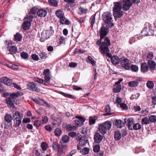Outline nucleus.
<instances>
[{
    "mask_svg": "<svg viewBox=\"0 0 156 156\" xmlns=\"http://www.w3.org/2000/svg\"><path fill=\"white\" fill-rule=\"evenodd\" d=\"M112 63L114 65H117L119 63L120 61L119 58L117 56H115L111 58Z\"/></svg>",
    "mask_w": 156,
    "mask_h": 156,
    "instance_id": "22",
    "label": "nucleus"
},
{
    "mask_svg": "<svg viewBox=\"0 0 156 156\" xmlns=\"http://www.w3.org/2000/svg\"><path fill=\"white\" fill-rule=\"evenodd\" d=\"M40 57L42 59L46 58L47 57V54L44 52H41L39 54Z\"/></svg>",
    "mask_w": 156,
    "mask_h": 156,
    "instance_id": "55",
    "label": "nucleus"
},
{
    "mask_svg": "<svg viewBox=\"0 0 156 156\" xmlns=\"http://www.w3.org/2000/svg\"><path fill=\"white\" fill-rule=\"evenodd\" d=\"M149 123V119L148 118L145 117L143 118L141 121V123L142 125H147Z\"/></svg>",
    "mask_w": 156,
    "mask_h": 156,
    "instance_id": "39",
    "label": "nucleus"
},
{
    "mask_svg": "<svg viewBox=\"0 0 156 156\" xmlns=\"http://www.w3.org/2000/svg\"><path fill=\"white\" fill-rule=\"evenodd\" d=\"M120 61L122 67H124L126 70L130 69V64L129 63V60L127 58H122Z\"/></svg>",
    "mask_w": 156,
    "mask_h": 156,
    "instance_id": "9",
    "label": "nucleus"
},
{
    "mask_svg": "<svg viewBox=\"0 0 156 156\" xmlns=\"http://www.w3.org/2000/svg\"><path fill=\"white\" fill-rule=\"evenodd\" d=\"M1 81L8 86H10L12 84L11 79L6 77H3L1 78Z\"/></svg>",
    "mask_w": 156,
    "mask_h": 156,
    "instance_id": "15",
    "label": "nucleus"
},
{
    "mask_svg": "<svg viewBox=\"0 0 156 156\" xmlns=\"http://www.w3.org/2000/svg\"><path fill=\"white\" fill-rule=\"evenodd\" d=\"M79 144L80 146L83 147L88 143L87 139L86 137L83 136L79 139Z\"/></svg>",
    "mask_w": 156,
    "mask_h": 156,
    "instance_id": "18",
    "label": "nucleus"
},
{
    "mask_svg": "<svg viewBox=\"0 0 156 156\" xmlns=\"http://www.w3.org/2000/svg\"><path fill=\"white\" fill-rule=\"evenodd\" d=\"M120 106L123 109H127L128 107L126 105V104H125L124 103H120Z\"/></svg>",
    "mask_w": 156,
    "mask_h": 156,
    "instance_id": "62",
    "label": "nucleus"
},
{
    "mask_svg": "<svg viewBox=\"0 0 156 156\" xmlns=\"http://www.w3.org/2000/svg\"><path fill=\"white\" fill-rule=\"evenodd\" d=\"M76 118L77 119L74 121L73 123L77 126V127L81 126L85 122V119L80 116H76Z\"/></svg>",
    "mask_w": 156,
    "mask_h": 156,
    "instance_id": "12",
    "label": "nucleus"
},
{
    "mask_svg": "<svg viewBox=\"0 0 156 156\" xmlns=\"http://www.w3.org/2000/svg\"><path fill=\"white\" fill-rule=\"evenodd\" d=\"M154 86V84L152 81H148L147 83V86L150 89H152Z\"/></svg>",
    "mask_w": 156,
    "mask_h": 156,
    "instance_id": "45",
    "label": "nucleus"
},
{
    "mask_svg": "<svg viewBox=\"0 0 156 156\" xmlns=\"http://www.w3.org/2000/svg\"><path fill=\"white\" fill-rule=\"evenodd\" d=\"M140 95V94L139 93H136L133 94L130 97V99L131 100L137 99L139 97Z\"/></svg>",
    "mask_w": 156,
    "mask_h": 156,
    "instance_id": "56",
    "label": "nucleus"
},
{
    "mask_svg": "<svg viewBox=\"0 0 156 156\" xmlns=\"http://www.w3.org/2000/svg\"><path fill=\"white\" fill-rule=\"evenodd\" d=\"M13 118L15 119L14 125L16 127L18 126L21 122V119L23 118L22 114L18 112H15L13 114Z\"/></svg>",
    "mask_w": 156,
    "mask_h": 156,
    "instance_id": "6",
    "label": "nucleus"
},
{
    "mask_svg": "<svg viewBox=\"0 0 156 156\" xmlns=\"http://www.w3.org/2000/svg\"><path fill=\"white\" fill-rule=\"evenodd\" d=\"M149 121L152 122H156V116L154 115H151L149 116Z\"/></svg>",
    "mask_w": 156,
    "mask_h": 156,
    "instance_id": "48",
    "label": "nucleus"
},
{
    "mask_svg": "<svg viewBox=\"0 0 156 156\" xmlns=\"http://www.w3.org/2000/svg\"><path fill=\"white\" fill-rule=\"evenodd\" d=\"M69 138L67 135H64L62 136V140L64 143H66L68 142Z\"/></svg>",
    "mask_w": 156,
    "mask_h": 156,
    "instance_id": "40",
    "label": "nucleus"
},
{
    "mask_svg": "<svg viewBox=\"0 0 156 156\" xmlns=\"http://www.w3.org/2000/svg\"><path fill=\"white\" fill-rule=\"evenodd\" d=\"M95 120L92 117L90 116L89 118V123L90 125H92L95 122Z\"/></svg>",
    "mask_w": 156,
    "mask_h": 156,
    "instance_id": "52",
    "label": "nucleus"
},
{
    "mask_svg": "<svg viewBox=\"0 0 156 156\" xmlns=\"http://www.w3.org/2000/svg\"><path fill=\"white\" fill-rule=\"evenodd\" d=\"M14 40L16 41H20L22 39V35L19 33H17L14 35Z\"/></svg>",
    "mask_w": 156,
    "mask_h": 156,
    "instance_id": "29",
    "label": "nucleus"
},
{
    "mask_svg": "<svg viewBox=\"0 0 156 156\" xmlns=\"http://www.w3.org/2000/svg\"><path fill=\"white\" fill-rule=\"evenodd\" d=\"M54 32L52 27L51 26L49 30L43 31L41 34V38L43 40H46L49 38Z\"/></svg>",
    "mask_w": 156,
    "mask_h": 156,
    "instance_id": "8",
    "label": "nucleus"
},
{
    "mask_svg": "<svg viewBox=\"0 0 156 156\" xmlns=\"http://www.w3.org/2000/svg\"><path fill=\"white\" fill-rule=\"evenodd\" d=\"M96 14L91 16L90 18V23L91 25V28H92L93 27V25L95 21V16Z\"/></svg>",
    "mask_w": 156,
    "mask_h": 156,
    "instance_id": "43",
    "label": "nucleus"
},
{
    "mask_svg": "<svg viewBox=\"0 0 156 156\" xmlns=\"http://www.w3.org/2000/svg\"><path fill=\"white\" fill-rule=\"evenodd\" d=\"M17 48L15 46H12L9 49V51L10 53L11 54H15L17 51Z\"/></svg>",
    "mask_w": 156,
    "mask_h": 156,
    "instance_id": "32",
    "label": "nucleus"
},
{
    "mask_svg": "<svg viewBox=\"0 0 156 156\" xmlns=\"http://www.w3.org/2000/svg\"><path fill=\"white\" fill-rule=\"evenodd\" d=\"M102 19L104 22L108 25L111 24V26L109 25L108 27H111L113 26V23H112V15L111 13L108 12H104L102 15Z\"/></svg>",
    "mask_w": 156,
    "mask_h": 156,
    "instance_id": "5",
    "label": "nucleus"
},
{
    "mask_svg": "<svg viewBox=\"0 0 156 156\" xmlns=\"http://www.w3.org/2000/svg\"><path fill=\"white\" fill-rule=\"evenodd\" d=\"M37 11V8L34 7L30 11V19L33 18L34 17H36V14Z\"/></svg>",
    "mask_w": 156,
    "mask_h": 156,
    "instance_id": "23",
    "label": "nucleus"
},
{
    "mask_svg": "<svg viewBox=\"0 0 156 156\" xmlns=\"http://www.w3.org/2000/svg\"><path fill=\"white\" fill-rule=\"evenodd\" d=\"M54 132L55 135L58 136L61 135L62 131L60 128H57L55 129Z\"/></svg>",
    "mask_w": 156,
    "mask_h": 156,
    "instance_id": "37",
    "label": "nucleus"
},
{
    "mask_svg": "<svg viewBox=\"0 0 156 156\" xmlns=\"http://www.w3.org/2000/svg\"><path fill=\"white\" fill-rule=\"evenodd\" d=\"M130 68L133 72H136L138 70V67L136 65H132L130 66Z\"/></svg>",
    "mask_w": 156,
    "mask_h": 156,
    "instance_id": "44",
    "label": "nucleus"
},
{
    "mask_svg": "<svg viewBox=\"0 0 156 156\" xmlns=\"http://www.w3.org/2000/svg\"><path fill=\"white\" fill-rule=\"evenodd\" d=\"M4 119L6 122L9 123L12 121V118L10 115L6 114L5 116Z\"/></svg>",
    "mask_w": 156,
    "mask_h": 156,
    "instance_id": "35",
    "label": "nucleus"
},
{
    "mask_svg": "<svg viewBox=\"0 0 156 156\" xmlns=\"http://www.w3.org/2000/svg\"><path fill=\"white\" fill-rule=\"evenodd\" d=\"M45 128L48 132H51L53 129L51 126L49 125H47L45 126Z\"/></svg>",
    "mask_w": 156,
    "mask_h": 156,
    "instance_id": "60",
    "label": "nucleus"
},
{
    "mask_svg": "<svg viewBox=\"0 0 156 156\" xmlns=\"http://www.w3.org/2000/svg\"><path fill=\"white\" fill-rule=\"evenodd\" d=\"M136 1V0H124L122 2L123 9L124 11H127Z\"/></svg>",
    "mask_w": 156,
    "mask_h": 156,
    "instance_id": "7",
    "label": "nucleus"
},
{
    "mask_svg": "<svg viewBox=\"0 0 156 156\" xmlns=\"http://www.w3.org/2000/svg\"><path fill=\"white\" fill-rule=\"evenodd\" d=\"M60 94L64 96L71 98H73L74 97L71 94H65L63 92H60Z\"/></svg>",
    "mask_w": 156,
    "mask_h": 156,
    "instance_id": "53",
    "label": "nucleus"
},
{
    "mask_svg": "<svg viewBox=\"0 0 156 156\" xmlns=\"http://www.w3.org/2000/svg\"><path fill=\"white\" fill-rule=\"evenodd\" d=\"M32 58L35 61H37L39 60L38 56L36 54H33L31 55Z\"/></svg>",
    "mask_w": 156,
    "mask_h": 156,
    "instance_id": "63",
    "label": "nucleus"
},
{
    "mask_svg": "<svg viewBox=\"0 0 156 156\" xmlns=\"http://www.w3.org/2000/svg\"><path fill=\"white\" fill-rule=\"evenodd\" d=\"M154 55L152 53L149 52L147 54V56L146 60L148 61V60H151L153 58Z\"/></svg>",
    "mask_w": 156,
    "mask_h": 156,
    "instance_id": "47",
    "label": "nucleus"
},
{
    "mask_svg": "<svg viewBox=\"0 0 156 156\" xmlns=\"http://www.w3.org/2000/svg\"><path fill=\"white\" fill-rule=\"evenodd\" d=\"M43 73L44 75V76L50 75V70L48 69H45L43 72Z\"/></svg>",
    "mask_w": 156,
    "mask_h": 156,
    "instance_id": "61",
    "label": "nucleus"
},
{
    "mask_svg": "<svg viewBox=\"0 0 156 156\" xmlns=\"http://www.w3.org/2000/svg\"><path fill=\"white\" fill-rule=\"evenodd\" d=\"M134 124L133 121L130 120L129 119L128 120V122L127 124L128 128L129 130H132L133 126Z\"/></svg>",
    "mask_w": 156,
    "mask_h": 156,
    "instance_id": "34",
    "label": "nucleus"
},
{
    "mask_svg": "<svg viewBox=\"0 0 156 156\" xmlns=\"http://www.w3.org/2000/svg\"><path fill=\"white\" fill-rule=\"evenodd\" d=\"M105 110L106 112L105 115H109L112 114V113H110L111 110L110 108L108 105H107L105 107Z\"/></svg>",
    "mask_w": 156,
    "mask_h": 156,
    "instance_id": "42",
    "label": "nucleus"
},
{
    "mask_svg": "<svg viewBox=\"0 0 156 156\" xmlns=\"http://www.w3.org/2000/svg\"><path fill=\"white\" fill-rule=\"evenodd\" d=\"M48 119L46 116H43L42 117V122L43 124H46L48 121Z\"/></svg>",
    "mask_w": 156,
    "mask_h": 156,
    "instance_id": "59",
    "label": "nucleus"
},
{
    "mask_svg": "<svg viewBox=\"0 0 156 156\" xmlns=\"http://www.w3.org/2000/svg\"><path fill=\"white\" fill-rule=\"evenodd\" d=\"M90 149L88 147H84L80 151V152L82 154H86L88 153Z\"/></svg>",
    "mask_w": 156,
    "mask_h": 156,
    "instance_id": "38",
    "label": "nucleus"
},
{
    "mask_svg": "<svg viewBox=\"0 0 156 156\" xmlns=\"http://www.w3.org/2000/svg\"><path fill=\"white\" fill-rule=\"evenodd\" d=\"M146 24L145 25L143 30L141 32V34L143 36H152L154 35V31L153 30H150L149 27H147L145 26Z\"/></svg>",
    "mask_w": 156,
    "mask_h": 156,
    "instance_id": "10",
    "label": "nucleus"
},
{
    "mask_svg": "<svg viewBox=\"0 0 156 156\" xmlns=\"http://www.w3.org/2000/svg\"><path fill=\"white\" fill-rule=\"evenodd\" d=\"M66 130L68 131L75 130L76 129V127L75 126L69 124L66 126Z\"/></svg>",
    "mask_w": 156,
    "mask_h": 156,
    "instance_id": "36",
    "label": "nucleus"
},
{
    "mask_svg": "<svg viewBox=\"0 0 156 156\" xmlns=\"http://www.w3.org/2000/svg\"><path fill=\"white\" fill-rule=\"evenodd\" d=\"M55 14L57 17L59 19L63 17L64 15L63 11L61 9H58L55 12Z\"/></svg>",
    "mask_w": 156,
    "mask_h": 156,
    "instance_id": "25",
    "label": "nucleus"
},
{
    "mask_svg": "<svg viewBox=\"0 0 156 156\" xmlns=\"http://www.w3.org/2000/svg\"><path fill=\"white\" fill-rule=\"evenodd\" d=\"M47 14V11L46 10L43 9H39L37 12V15L41 17H45Z\"/></svg>",
    "mask_w": 156,
    "mask_h": 156,
    "instance_id": "19",
    "label": "nucleus"
},
{
    "mask_svg": "<svg viewBox=\"0 0 156 156\" xmlns=\"http://www.w3.org/2000/svg\"><path fill=\"white\" fill-rule=\"evenodd\" d=\"M147 64L150 70L151 71L155 69L156 64L154 61L152 60H148Z\"/></svg>",
    "mask_w": 156,
    "mask_h": 156,
    "instance_id": "13",
    "label": "nucleus"
},
{
    "mask_svg": "<svg viewBox=\"0 0 156 156\" xmlns=\"http://www.w3.org/2000/svg\"><path fill=\"white\" fill-rule=\"evenodd\" d=\"M138 82L137 80L130 81L129 83V86L131 87H136L138 85Z\"/></svg>",
    "mask_w": 156,
    "mask_h": 156,
    "instance_id": "31",
    "label": "nucleus"
},
{
    "mask_svg": "<svg viewBox=\"0 0 156 156\" xmlns=\"http://www.w3.org/2000/svg\"><path fill=\"white\" fill-rule=\"evenodd\" d=\"M60 145H58L57 141H54L52 144V147L53 149L56 150Z\"/></svg>",
    "mask_w": 156,
    "mask_h": 156,
    "instance_id": "41",
    "label": "nucleus"
},
{
    "mask_svg": "<svg viewBox=\"0 0 156 156\" xmlns=\"http://www.w3.org/2000/svg\"><path fill=\"white\" fill-rule=\"evenodd\" d=\"M29 16H27L24 18V20H25L26 19L28 20L27 21L26 20L23 23V28L25 30H28L29 28V22L28 20Z\"/></svg>",
    "mask_w": 156,
    "mask_h": 156,
    "instance_id": "14",
    "label": "nucleus"
},
{
    "mask_svg": "<svg viewBox=\"0 0 156 156\" xmlns=\"http://www.w3.org/2000/svg\"><path fill=\"white\" fill-rule=\"evenodd\" d=\"M121 138V135L120 132L118 131H116L114 133V138L115 140H119Z\"/></svg>",
    "mask_w": 156,
    "mask_h": 156,
    "instance_id": "27",
    "label": "nucleus"
},
{
    "mask_svg": "<svg viewBox=\"0 0 156 156\" xmlns=\"http://www.w3.org/2000/svg\"><path fill=\"white\" fill-rule=\"evenodd\" d=\"M30 90L33 91H35L39 92L40 91V89L37 87L34 83L30 82Z\"/></svg>",
    "mask_w": 156,
    "mask_h": 156,
    "instance_id": "21",
    "label": "nucleus"
},
{
    "mask_svg": "<svg viewBox=\"0 0 156 156\" xmlns=\"http://www.w3.org/2000/svg\"><path fill=\"white\" fill-rule=\"evenodd\" d=\"M149 68L147 63L145 62L141 63L140 69L142 72L144 73L149 70Z\"/></svg>",
    "mask_w": 156,
    "mask_h": 156,
    "instance_id": "17",
    "label": "nucleus"
},
{
    "mask_svg": "<svg viewBox=\"0 0 156 156\" xmlns=\"http://www.w3.org/2000/svg\"><path fill=\"white\" fill-rule=\"evenodd\" d=\"M100 149V146L99 145H96L93 148V151L94 152L97 153L99 151Z\"/></svg>",
    "mask_w": 156,
    "mask_h": 156,
    "instance_id": "54",
    "label": "nucleus"
},
{
    "mask_svg": "<svg viewBox=\"0 0 156 156\" xmlns=\"http://www.w3.org/2000/svg\"><path fill=\"white\" fill-rule=\"evenodd\" d=\"M21 56L23 58L26 59L28 58V55L27 53L26 52H23L21 54Z\"/></svg>",
    "mask_w": 156,
    "mask_h": 156,
    "instance_id": "58",
    "label": "nucleus"
},
{
    "mask_svg": "<svg viewBox=\"0 0 156 156\" xmlns=\"http://www.w3.org/2000/svg\"><path fill=\"white\" fill-rule=\"evenodd\" d=\"M112 126L111 122L109 121L105 122L98 126V129L102 134H105L108 130H109Z\"/></svg>",
    "mask_w": 156,
    "mask_h": 156,
    "instance_id": "4",
    "label": "nucleus"
},
{
    "mask_svg": "<svg viewBox=\"0 0 156 156\" xmlns=\"http://www.w3.org/2000/svg\"><path fill=\"white\" fill-rule=\"evenodd\" d=\"M113 89L114 92L115 93L119 92L121 90V85H117L116 87H114Z\"/></svg>",
    "mask_w": 156,
    "mask_h": 156,
    "instance_id": "46",
    "label": "nucleus"
},
{
    "mask_svg": "<svg viewBox=\"0 0 156 156\" xmlns=\"http://www.w3.org/2000/svg\"><path fill=\"white\" fill-rule=\"evenodd\" d=\"M101 45L99 48V51L103 53L108 50V47L111 45L110 41L108 37H105L103 38H100L96 42V44L99 46Z\"/></svg>",
    "mask_w": 156,
    "mask_h": 156,
    "instance_id": "1",
    "label": "nucleus"
},
{
    "mask_svg": "<svg viewBox=\"0 0 156 156\" xmlns=\"http://www.w3.org/2000/svg\"><path fill=\"white\" fill-rule=\"evenodd\" d=\"M113 14L115 18H119L123 14V12L122 10V4L119 2L113 3Z\"/></svg>",
    "mask_w": 156,
    "mask_h": 156,
    "instance_id": "3",
    "label": "nucleus"
},
{
    "mask_svg": "<svg viewBox=\"0 0 156 156\" xmlns=\"http://www.w3.org/2000/svg\"><path fill=\"white\" fill-rule=\"evenodd\" d=\"M103 139L102 136L99 133H96L94 136V140L97 143H100Z\"/></svg>",
    "mask_w": 156,
    "mask_h": 156,
    "instance_id": "16",
    "label": "nucleus"
},
{
    "mask_svg": "<svg viewBox=\"0 0 156 156\" xmlns=\"http://www.w3.org/2000/svg\"><path fill=\"white\" fill-rule=\"evenodd\" d=\"M86 61L88 63H90L93 66L95 65V61L90 56H88L87 58L86 59Z\"/></svg>",
    "mask_w": 156,
    "mask_h": 156,
    "instance_id": "30",
    "label": "nucleus"
},
{
    "mask_svg": "<svg viewBox=\"0 0 156 156\" xmlns=\"http://www.w3.org/2000/svg\"><path fill=\"white\" fill-rule=\"evenodd\" d=\"M108 32V29L107 27L104 26L101 27L99 30V34L101 39L104 38Z\"/></svg>",
    "mask_w": 156,
    "mask_h": 156,
    "instance_id": "11",
    "label": "nucleus"
},
{
    "mask_svg": "<svg viewBox=\"0 0 156 156\" xmlns=\"http://www.w3.org/2000/svg\"><path fill=\"white\" fill-rule=\"evenodd\" d=\"M69 136L71 137H73L76 135V133L74 132H71L69 133Z\"/></svg>",
    "mask_w": 156,
    "mask_h": 156,
    "instance_id": "64",
    "label": "nucleus"
},
{
    "mask_svg": "<svg viewBox=\"0 0 156 156\" xmlns=\"http://www.w3.org/2000/svg\"><path fill=\"white\" fill-rule=\"evenodd\" d=\"M109 49H108V50L106 51V52H104L103 53L102 52H100L102 54L104 55V54H106V56H107L108 57L110 58L111 59V58L113 57V56H112V55L109 52Z\"/></svg>",
    "mask_w": 156,
    "mask_h": 156,
    "instance_id": "57",
    "label": "nucleus"
},
{
    "mask_svg": "<svg viewBox=\"0 0 156 156\" xmlns=\"http://www.w3.org/2000/svg\"><path fill=\"white\" fill-rule=\"evenodd\" d=\"M48 2L51 6L56 7L58 6V2L56 0H48Z\"/></svg>",
    "mask_w": 156,
    "mask_h": 156,
    "instance_id": "28",
    "label": "nucleus"
},
{
    "mask_svg": "<svg viewBox=\"0 0 156 156\" xmlns=\"http://www.w3.org/2000/svg\"><path fill=\"white\" fill-rule=\"evenodd\" d=\"M141 128V124L139 123H136L133 124L132 130L134 129L135 130H140Z\"/></svg>",
    "mask_w": 156,
    "mask_h": 156,
    "instance_id": "33",
    "label": "nucleus"
},
{
    "mask_svg": "<svg viewBox=\"0 0 156 156\" xmlns=\"http://www.w3.org/2000/svg\"><path fill=\"white\" fill-rule=\"evenodd\" d=\"M47 145L45 142H43L41 144V147L43 151H46L47 149Z\"/></svg>",
    "mask_w": 156,
    "mask_h": 156,
    "instance_id": "49",
    "label": "nucleus"
},
{
    "mask_svg": "<svg viewBox=\"0 0 156 156\" xmlns=\"http://www.w3.org/2000/svg\"><path fill=\"white\" fill-rule=\"evenodd\" d=\"M42 123L41 121L38 120H36L34 121V125L37 126H40L41 125Z\"/></svg>",
    "mask_w": 156,
    "mask_h": 156,
    "instance_id": "50",
    "label": "nucleus"
},
{
    "mask_svg": "<svg viewBox=\"0 0 156 156\" xmlns=\"http://www.w3.org/2000/svg\"><path fill=\"white\" fill-rule=\"evenodd\" d=\"M79 13L80 14H85L86 13L87 11V9H84L83 8H79Z\"/></svg>",
    "mask_w": 156,
    "mask_h": 156,
    "instance_id": "51",
    "label": "nucleus"
},
{
    "mask_svg": "<svg viewBox=\"0 0 156 156\" xmlns=\"http://www.w3.org/2000/svg\"><path fill=\"white\" fill-rule=\"evenodd\" d=\"M115 125L118 127L121 128L124 125L123 122L120 120H116L115 122Z\"/></svg>",
    "mask_w": 156,
    "mask_h": 156,
    "instance_id": "26",
    "label": "nucleus"
},
{
    "mask_svg": "<svg viewBox=\"0 0 156 156\" xmlns=\"http://www.w3.org/2000/svg\"><path fill=\"white\" fill-rule=\"evenodd\" d=\"M23 95V94L20 91H18L17 93H13L9 97L7 98L6 100L7 104L8 105V107L11 109L14 108H15L14 105V103H17V102L19 103V101H17L15 97H17Z\"/></svg>",
    "mask_w": 156,
    "mask_h": 156,
    "instance_id": "2",
    "label": "nucleus"
},
{
    "mask_svg": "<svg viewBox=\"0 0 156 156\" xmlns=\"http://www.w3.org/2000/svg\"><path fill=\"white\" fill-rule=\"evenodd\" d=\"M60 23L62 24L69 25L70 23L69 21L64 16L63 17H61L59 18Z\"/></svg>",
    "mask_w": 156,
    "mask_h": 156,
    "instance_id": "20",
    "label": "nucleus"
},
{
    "mask_svg": "<svg viewBox=\"0 0 156 156\" xmlns=\"http://www.w3.org/2000/svg\"><path fill=\"white\" fill-rule=\"evenodd\" d=\"M61 119L59 118H56L52 121V125L55 126H59L61 123Z\"/></svg>",
    "mask_w": 156,
    "mask_h": 156,
    "instance_id": "24",
    "label": "nucleus"
}]
</instances>
